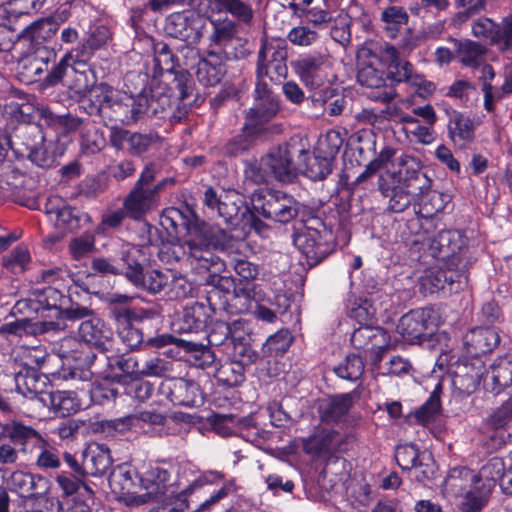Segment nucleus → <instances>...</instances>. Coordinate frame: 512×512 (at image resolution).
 <instances>
[{
	"mask_svg": "<svg viewBox=\"0 0 512 512\" xmlns=\"http://www.w3.org/2000/svg\"><path fill=\"white\" fill-rule=\"evenodd\" d=\"M166 220L176 228L177 219L181 220L180 226L185 230L182 240L164 243L159 250L160 259L166 263L174 261H186L197 273L209 271L211 268L219 270L223 264L211 250L215 242L210 234L209 227L197 220H189L183 217L177 209L168 211Z\"/></svg>",
	"mask_w": 512,
	"mask_h": 512,
	"instance_id": "nucleus-1",
	"label": "nucleus"
},
{
	"mask_svg": "<svg viewBox=\"0 0 512 512\" xmlns=\"http://www.w3.org/2000/svg\"><path fill=\"white\" fill-rule=\"evenodd\" d=\"M305 153L306 149L301 141L291 140L271 148L261 157L258 165H249L245 169V176L257 184L266 182L268 177H273L279 182L291 183L299 170L293 158L296 155L302 157Z\"/></svg>",
	"mask_w": 512,
	"mask_h": 512,
	"instance_id": "nucleus-2",
	"label": "nucleus"
},
{
	"mask_svg": "<svg viewBox=\"0 0 512 512\" xmlns=\"http://www.w3.org/2000/svg\"><path fill=\"white\" fill-rule=\"evenodd\" d=\"M99 108L110 109L112 117L123 124L129 125L146 113L149 100L146 95L133 96L101 84L93 90Z\"/></svg>",
	"mask_w": 512,
	"mask_h": 512,
	"instance_id": "nucleus-3",
	"label": "nucleus"
},
{
	"mask_svg": "<svg viewBox=\"0 0 512 512\" xmlns=\"http://www.w3.org/2000/svg\"><path fill=\"white\" fill-rule=\"evenodd\" d=\"M409 225L411 228H419L413 243L427 246L434 256L442 258L455 256L467 245V239L459 230H443L436 236H432L431 220L425 222L412 220Z\"/></svg>",
	"mask_w": 512,
	"mask_h": 512,
	"instance_id": "nucleus-4",
	"label": "nucleus"
},
{
	"mask_svg": "<svg viewBox=\"0 0 512 512\" xmlns=\"http://www.w3.org/2000/svg\"><path fill=\"white\" fill-rule=\"evenodd\" d=\"M253 209L267 219L288 223L299 212V204L293 196L278 190L258 189L251 197Z\"/></svg>",
	"mask_w": 512,
	"mask_h": 512,
	"instance_id": "nucleus-5",
	"label": "nucleus"
},
{
	"mask_svg": "<svg viewBox=\"0 0 512 512\" xmlns=\"http://www.w3.org/2000/svg\"><path fill=\"white\" fill-rule=\"evenodd\" d=\"M381 57L387 65V79L397 84H408L420 96L431 94L435 90L434 84L416 73L410 62L400 59L399 52L393 45L386 44L382 48Z\"/></svg>",
	"mask_w": 512,
	"mask_h": 512,
	"instance_id": "nucleus-6",
	"label": "nucleus"
},
{
	"mask_svg": "<svg viewBox=\"0 0 512 512\" xmlns=\"http://www.w3.org/2000/svg\"><path fill=\"white\" fill-rule=\"evenodd\" d=\"M450 484V473L448 474L444 488L447 493L459 500V509L461 512H480L488 503L492 490L489 484H483L480 481L459 480L457 488Z\"/></svg>",
	"mask_w": 512,
	"mask_h": 512,
	"instance_id": "nucleus-7",
	"label": "nucleus"
},
{
	"mask_svg": "<svg viewBox=\"0 0 512 512\" xmlns=\"http://www.w3.org/2000/svg\"><path fill=\"white\" fill-rule=\"evenodd\" d=\"M177 487L171 482V473L160 466H151L140 476L139 506L171 496Z\"/></svg>",
	"mask_w": 512,
	"mask_h": 512,
	"instance_id": "nucleus-8",
	"label": "nucleus"
},
{
	"mask_svg": "<svg viewBox=\"0 0 512 512\" xmlns=\"http://www.w3.org/2000/svg\"><path fill=\"white\" fill-rule=\"evenodd\" d=\"M109 486L120 502L127 506H139L140 476L132 466H116L109 476Z\"/></svg>",
	"mask_w": 512,
	"mask_h": 512,
	"instance_id": "nucleus-9",
	"label": "nucleus"
},
{
	"mask_svg": "<svg viewBox=\"0 0 512 512\" xmlns=\"http://www.w3.org/2000/svg\"><path fill=\"white\" fill-rule=\"evenodd\" d=\"M438 326V316L432 308H418L403 315L398 330L409 341L433 334Z\"/></svg>",
	"mask_w": 512,
	"mask_h": 512,
	"instance_id": "nucleus-10",
	"label": "nucleus"
},
{
	"mask_svg": "<svg viewBox=\"0 0 512 512\" xmlns=\"http://www.w3.org/2000/svg\"><path fill=\"white\" fill-rule=\"evenodd\" d=\"M506 475V466L502 458L493 457L486 464H484L478 473L466 468L456 467L450 470V486L457 488L459 480L480 481L483 484H489L490 489L493 490L497 481L499 484L503 482V477Z\"/></svg>",
	"mask_w": 512,
	"mask_h": 512,
	"instance_id": "nucleus-11",
	"label": "nucleus"
},
{
	"mask_svg": "<svg viewBox=\"0 0 512 512\" xmlns=\"http://www.w3.org/2000/svg\"><path fill=\"white\" fill-rule=\"evenodd\" d=\"M327 233L316 228L306 226L299 230L294 237V244L306 257L310 265H316L327 257L330 246L327 242Z\"/></svg>",
	"mask_w": 512,
	"mask_h": 512,
	"instance_id": "nucleus-12",
	"label": "nucleus"
},
{
	"mask_svg": "<svg viewBox=\"0 0 512 512\" xmlns=\"http://www.w3.org/2000/svg\"><path fill=\"white\" fill-rule=\"evenodd\" d=\"M201 28V19L189 10L171 14L165 24V31L169 36L189 44H197L200 41Z\"/></svg>",
	"mask_w": 512,
	"mask_h": 512,
	"instance_id": "nucleus-13",
	"label": "nucleus"
},
{
	"mask_svg": "<svg viewBox=\"0 0 512 512\" xmlns=\"http://www.w3.org/2000/svg\"><path fill=\"white\" fill-rule=\"evenodd\" d=\"M79 336L87 344L92 345L100 352H115L119 349L114 348V337L112 329L99 317L93 316L81 322Z\"/></svg>",
	"mask_w": 512,
	"mask_h": 512,
	"instance_id": "nucleus-14",
	"label": "nucleus"
},
{
	"mask_svg": "<svg viewBox=\"0 0 512 512\" xmlns=\"http://www.w3.org/2000/svg\"><path fill=\"white\" fill-rule=\"evenodd\" d=\"M395 459L404 469H415V478L418 481L430 479L434 474V463L429 452L420 453L415 445L405 444L397 447Z\"/></svg>",
	"mask_w": 512,
	"mask_h": 512,
	"instance_id": "nucleus-15",
	"label": "nucleus"
},
{
	"mask_svg": "<svg viewBox=\"0 0 512 512\" xmlns=\"http://www.w3.org/2000/svg\"><path fill=\"white\" fill-rule=\"evenodd\" d=\"M279 111V104L266 81H257L254 91V105L247 112L251 125H261L273 119Z\"/></svg>",
	"mask_w": 512,
	"mask_h": 512,
	"instance_id": "nucleus-16",
	"label": "nucleus"
},
{
	"mask_svg": "<svg viewBox=\"0 0 512 512\" xmlns=\"http://www.w3.org/2000/svg\"><path fill=\"white\" fill-rule=\"evenodd\" d=\"M163 183H158L153 189H142L135 187L130 191L123 201L127 217L139 220L159 205L158 193Z\"/></svg>",
	"mask_w": 512,
	"mask_h": 512,
	"instance_id": "nucleus-17",
	"label": "nucleus"
},
{
	"mask_svg": "<svg viewBox=\"0 0 512 512\" xmlns=\"http://www.w3.org/2000/svg\"><path fill=\"white\" fill-rule=\"evenodd\" d=\"M357 399L356 392H349L320 400L318 404L320 420L326 424L345 422Z\"/></svg>",
	"mask_w": 512,
	"mask_h": 512,
	"instance_id": "nucleus-18",
	"label": "nucleus"
},
{
	"mask_svg": "<svg viewBox=\"0 0 512 512\" xmlns=\"http://www.w3.org/2000/svg\"><path fill=\"white\" fill-rule=\"evenodd\" d=\"M286 52L273 45V43H265L259 51L257 81H265L268 77L274 80V74L277 77H284L287 73L285 64Z\"/></svg>",
	"mask_w": 512,
	"mask_h": 512,
	"instance_id": "nucleus-19",
	"label": "nucleus"
},
{
	"mask_svg": "<svg viewBox=\"0 0 512 512\" xmlns=\"http://www.w3.org/2000/svg\"><path fill=\"white\" fill-rule=\"evenodd\" d=\"M351 343L358 350L374 352L377 362L381 360L380 352L389 346L390 336L381 327L361 325L353 331Z\"/></svg>",
	"mask_w": 512,
	"mask_h": 512,
	"instance_id": "nucleus-20",
	"label": "nucleus"
},
{
	"mask_svg": "<svg viewBox=\"0 0 512 512\" xmlns=\"http://www.w3.org/2000/svg\"><path fill=\"white\" fill-rule=\"evenodd\" d=\"M227 54L224 50L209 49L207 56L197 62L196 77L204 86H215L225 74Z\"/></svg>",
	"mask_w": 512,
	"mask_h": 512,
	"instance_id": "nucleus-21",
	"label": "nucleus"
},
{
	"mask_svg": "<svg viewBox=\"0 0 512 512\" xmlns=\"http://www.w3.org/2000/svg\"><path fill=\"white\" fill-rule=\"evenodd\" d=\"M500 336L494 328L477 327L468 331L463 337L467 354L479 357L492 352L499 344Z\"/></svg>",
	"mask_w": 512,
	"mask_h": 512,
	"instance_id": "nucleus-22",
	"label": "nucleus"
},
{
	"mask_svg": "<svg viewBox=\"0 0 512 512\" xmlns=\"http://www.w3.org/2000/svg\"><path fill=\"white\" fill-rule=\"evenodd\" d=\"M357 81L363 86L372 89L369 97L382 103H389L397 96L394 88L385 87L383 73L371 65L361 67L357 73Z\"/></svg>",
	"mask_w": 512,
	"mask_h": 512,
	"instance_id": "nucleus-23",
	"label": "nucleus"
},
{
	"mask_svg": "<svg viewBox=\"0 0 512 512\" xmlns=\"http://www.w3.org/2000/svg\"><path fill=\"white\" fill-rule=\"evenodd\" d=\"M467 284V276L449 270L431 269L421 278V288L428 293L448 289L457 291Z\"/></svg>",
	"mask_w": 512,
	"mask_h": 512,
	"instance_id": "nucleus-24",
	"label": "nucleus"
},
{
	"mask_svg": "<svg viewBox=\"0 0 512 512\" xmlns=\"http://www.w3.org/2000/svg\"><path fill=\"white\" fill-rule=\"evenodd\" d=\"M323 66L324 58L320 55L304 56L293 62L296 74L309 89H317L323 85L326 78Z\"/></svg>",
	"mask_w": 512,
	"mask_h": 512,
	"instance_id": "nucleus-25",
	"label": "nucleus"
},
{
	"mask_svg": "<svg viewBox=\"0 0 512 512\" xmlns=\"http://www.w3.org/2000/svg\"><path fill=\"white\" fill-rule=\"evenodd\" d=\"M512 387V358H497L484 377V388L494 394Z\"/></svg>",
	"mask_w": 512,
	"mask_h": 512,
	"instance_id": "nucleus-26",
	"label": "nucleus"
},
{
	"mask_svg": "<svg viewBox=\"0 0 512 512\" xmlns=\"http://www.w3.org/2000/svg\"><path fill=\"white\" fill-rule=\"evenodd\" d=\"M303 448L311 455L332 454L342 450V437L336 430L322 429L305 439Z\"/></svg>",
	"mask_w": 512,
	"mask_h": 512,
	"instance_id": "nucleus-27",
	"label": "nucleus"
},
{
	"mask_svg": "<svg viewBox=\"0 0 512 512\" xmlns=\"http://www.w3.org/2000/svg\"><path fill=\"white\" fill-rule=\"evenodd\" d=\"M145 249V247L128 243L121 247L122 274L131 284L138 283L139 277L144 271L143 264L148 259Z\"/></svg>",
	"mask_w": 512,
	"mask_h": 512,
	"instance_id": "nucleus-28",
	"label": "nucleus"
},
{
	"mask_svg": "<svg viewBox=\"0 0 512 512\" xmlns=\"http://www.w3.org/2000/svg\"><path fill=\"white\" fill-rule=\"evenodd\" d=\"M6 485L12 492L17 493L21 497L32 496L39 493L38 490L44 492L46 490V480L40 475L16 470L6 479Z\"/></svg>",
	"mask_w": 512,
	"mask_h": 512,
	"instance_id": "nucleus-29",
	"label": "nucleus"
},
{
	"mask_svg": "<svg viewBox=\"0 0 512 512\" xmlns=\"http://www.w3.org/2000/svg\"><path fill=\"white\" fill-rule=\"evenodd\" d=\"M83 457L85 474L92 476H102L112 464L110 451L104 444L89 445Z\"/></svg>",
	"mask_w": 512,
	"mask_h": 512,
	"instance_id": "nucleus-30",
	"label": "nucleus"
},
{
	"mask_svg": "<svg viewBox=\"0 0 512 512\" xmlns=\"http://www.w3.org/2000/svg\"><path fill=\"white\" fill-rule=\"evenodd\" d=\"M392 175H380L378 179V188L384 197L389 198L388 209L394 213H400L406 210L410 204H413L411 196L406 193L405 189L398 182L395 186H390L388 179H392Z\"/></svg>",
	"mask_w": 512,
	"mask_h": 512,
	"instance_id": "nucleus-31",
	"label": "nucleus"
},
{
	"mask_svg": "<svg viewBox=\"0 0 512 512\" xmlns=\"http://www.w3.org/2000/svg\"><path fill=\"white\" fill-rule=\"evenodd\" d=\"M415 164L417 169H407L405 175L399 180L406 193L411 196L414 206L431 188V179L419 170V163L415 162Z\"/></svg>",
	"mask_w": 512,
	"mask_h": 512,
	"instance_id": "nucleus-32",
	"label": "nucleus"
},
{
	"mask_svg": "<svg viewBox=\"0 0 512 512\" xmlns=\"http://www.w3.org/2000/svg\"><path fill=\"white\" fill-rule=\"evenodd\" d=\"M311 101L315 107H324L330 116L340 115L347 103L345 96L333 88L313 93Z\"/></svg>",
	"mask_w": 512,
	"mask_h": 512,
	"instance_id": "nucleus-33",
	"label": "nucleus"
},
{
	"mask_svg": "<svg viewBox=\"0 0 512 512\" xmlns=\"http://www.w3.org/2000/svg\"><path fill=\"white\" fill-rule=\"evenodd\" d=\"M475 125L469 116L454 111L448 124L449 137L455 144L472 141Z\"/></svg>",
	"mask_w": 512,
	"mask_h": 512,
	"instance_id": "nucleus-34",
	"label": "nucleus"
},
{
	"mask_svg": "<svg viewBox=\"0 0 512 512\" xmlns=\"http://www.w3.org/2000/svg\"><path fill=\"white\" fill-rule=\"evenodd\" d=\"M380 20L386 36L395 39L408 23L409 15L403 7L392 5L382 10Z\"/></svg>",
	"mask_w": 512,
	"mask_h": 512,
	"instance_id": "nucleus-35",
	"label": "nucleus"
},
{
	"mask_svg": "<svg viewBox=\"0 0 512 512\" xmlns=\"http://www.w3.org/2000/svg\"><path fill=\"white\" fill-rule=\"evenodd\" d=\"M7 435L15 443L22 446L23 451H26L29 445L38 447V445L45 444V438L37 430L18 421H13L11 424H8Z\"/></svg>",
	"mask_w": 512,
	"mask_h": 512,
	"instance_id": "nucleus-36",
	"label": "nucleus"
},
{
	"mask_svg": "<svg viewBox=\"0 0 512 512\" xmlns=\"http://www.w3.org/2000/svg\"><path fill=\"white\" fill-rule=\"evenodd\" d=\"M170 398L174 404L187 407L197 406L201 401L198 385L182 379L173 383Z\"/></svg>",
	"mask_w": 512,
	"mask_h": 512,
	"instance_id": "nucleus-37",
	"label": "nucleus"
},
{
	"mask_svg": "<svg viewBox=\"0 0 512 512\" xmlns=\"http://www.w3.org/2000/svg\"><path fill=\"white\" fill-rule=\"evenodd\" d=\"M483 365L480 360H476L472 364L471 369L463 364L458 366V370L454 376L453 383L464 393L470 394L476 390L480 383Z\"/></svg>",
	"mask_w": 512,
	"mask_h": 512,
	"instance_id": "nucleus-38",
	"label": "nucleus"
},
{
	"mask_svg": "<svg viewBox=\"0 0 512 512\" xmlns=\"http://www.w3.org/2000/svg\"><path fill=\"white\" fill-rule=\"evenodd\" d=\"M137 316L131 310H123L119 313L117 319L120 322V326L118 328V336L121 339L122 343L129 349L136 348L143 341V335L141 331L137 328H134L130 320L136 319Z\"/></svg>",
	"mask_w": 512,
	"mask_h": 512,
	"instance_id": "nucleus-39",
	"label": "nucleus"
},
{
	"mask_svg": "<svg viewBox=\"0 0 512 512\" xmlns=\"http://www.w3.org/2000/svg\"><path fill=\"white\" fill-rule=\"evenodd\" d=\"M48 397L51 409L61 417L76 413L81 407L75 392L72 391L57 390L50 392Z\"/></svg>",
	"mask_w": 512,
	"mask_h": 512,
	"instance_id": "nucleus-40",
	"label": "nucleus"
},
{
	"mask_svg": "<svg viewBox=\"0 0 512 512\" xmlns=\"http://www.w3.org/2000/svg\"><path fill=\"white\" fill-rule=\"evenodd\" d=\"M303 156L305 167L300 169L309 179L323 180L332 172L333 161L329 157L320 153L310 156L307 152Z\"/></svg>",
	"mask_w": 512,
	"mask_h": 512,
	"instance_id": "nucleus-41",
	"label": "nucleus"
},
{
	"mask_svg": "<svg viewBox=\"0 0 512 512\" xmlns=\"http://www.w3.org/2000/svg\"><path fill=\"white\" fill-rule=\"evenodd\" d=\"M207 322L205 307L197 302L187 306L183 311L179 330L183 333H192L202 330Z\"/></svg>",
	"mask_w": 512,
	"mask_h": 512,
	"instance_id": "nucleus-42",
	"label": "nucleus"
},
{
	"mask_svg": "<svg viewBox=\"0 0 512 512\" xmlns=\"http://www.w3.org/2000/svg\"><path fill=\"white\" fill-rule=\"evenodd\" d=\"M197 485L195 481L189 485L188 488L182 490H176L171 496L163 497L156 502L158 505L151 510V512H187L188 510V499L187 494L191 492L194 486Z\"/></svg>",
	"mask_w": 512,
	"mask_h": 512,
	"instance_id": "nucleus-43",
	"label": "nucleus"
},
{
	"mask_svg": "<svg viewBox=\"0 0 512 512\" xmlns=\"http://www.w3.org/2000/svg\"><path fill=\"white\" fill-rule=\"evenodd\" d=\"M85 475L61 472L56 477V482L65 495H73L80 492L84 498H92L93 490L84 483Z\"/></svg>",
	"mask_w": 512,
	"mask_h": 512,
	"instance_id": "nucleus-44",
	"label": "nucleus"
},
{
	"mask_svg": "<svg viewBox=\"0 0 512 512\" xmlns=\"http://www.w3.org/2000/svg\"><path fill=\"white\" fill-rule=\"evenodd\" d=\"M142 421L144 423H148L151 425H164L166 418L164 415L160 413H156L154 411H140L136 414L128 415L122 418H118L112 421L113 427L123 432L127 429H130L133 426H136L137 422Z\"/></svg>",
	"mask_w": 512,
	"mask_h": 512,
	"instance_id": "nucleus-45",
	"label": "nucleus"
},
{
	"mask_svg": "<svg viewBox=\"0 0 512 512\" xmlns=\"http://www.w3.org/2000/svg\"><path fill=\"white\" fill-rule=\"evenodd\" d=\"M217 12H227L242 22H249L253 17L251 6L243 0H207Z\"/></svg>",
	"mask_w": 512,
	"mask_h": 512,
	"instance_id": "nucleus-46",
	"label": "nucleus"
},
{
	"mask_svg": "<svg viewBox=\"0 0 512 512\" xmlns=\"http://www.w3.org/2000/svg\"><path fill=\"white\" fill-rule=\"evenodd\" d=\"M257 288L258 287L250 281H240L234 286V305L240 313L251 310L253 302L259 301Z\"/></svg>",
	"mask_w": 512,
	"mask_h": 512,
	"instance_id": "nucleus-47",
	"label": "nucleus"
},
{
	"mask_svg": "<svg viewBox=\"0 0 512 512\" xmlns=\"http://www.w3.org/2000/svg\"><path fill=\"white\" fill-rule=\"evenodd\" d=\"M484 54L485 48L479 43L471 40L457 42V55L459 60L467 67H480Z\"/></svg>",
	"mask_w": 512,
	"mask_h": 512,
	"instance_id": "nucleus-48",
	"label": "nucleus"
},
{
	"mask_svg": "<svg viewBox=\"0 0 512 512\" xmlns=\"http://www.w3.org/2000/svg\"><path fill=\"white\" fill-rule=\"evenodd\" d=\"M34 296L36 303L39 305L37 309L54 310L56 316L60 315L65 297L58 289L50 286L37 289Z\"/></svg>",
	"mask_w": 512,
	"mask_h": 512,
	"instance_id": "nucleus-49",
	"label": "nucleus"
},
{
	"mask_svg": "<svg viewBox=\"0 0 512 512\" xmlns=\"http://www.w3.org/2000/svg\"><path fill=\"white\" fill-rule=\"evenodd\" d=\"M213 32L209 36L210 48L214 50H223V47L229 43L236 33V26L230 20L212 21Z\"/></svg>",
	"mask_w": 512,
	"mask_h": 512,
	"instance_id": "nucleus-50",
	"label": "nucleus"
},
{
	"mask_svg": "<svg viewBox=\"0 0 512 512\" xmlns=\"http://www.w3.org/2000/svg\"><path fill=\"white\" fill-rule=\"evenodd\" d=\"M245 368L232 360L221 364L216 370L215 377L218 382L228 387H234L244 381Z\"/></svg>",
	"mask_w": 512,
	"mask_h": 512,
	"instance_id": "nucleus-51",
	"label": "nucleus"
},
{
	"mask_svg": "<svg viewBox=\"0 0 512 512\" xmlns=\"http://www.w3.org/2000/svg\"><path fill=\"white\" fill-rule=\"evenodd\" d=\"M169 281L167 273L159 271L157 269L143 271L139 277L138 283L132 285L138 289L148 291L149 293L156 294L164 289Z\"/></svg>",
	"mask_w": 512,
	"mask_h": 512,
	"instance_id": "nucleus-52",
	"label": "nucleus"
},
{
	"mask_svg": "<svg viewBox=\"0 0 512 512\" xmlns=\"http://www.w3.org/2000/svg\"><path fill=\"white\" fill-rule=\"evenodd\" d=\"M44 0H9L0 6V16L16 18L20 15L30 14L42 6Z\"/></svg>",
	"mask_w": 512,
	"mask_h": 512,
	"instance_id": "nucleus-53",
	"label": "nucleus"
},
{
	"mask_svg": "<svg viewBox=\"0 0 512 512\" xmlns=\"http://www.w3.org/2000/svg\"><path fill=\"white\" fill-rule=\"evenodd\" d=\"M204 204L212 211H216L226 221L230 220L237 213V208L224 201L223 196L218 195L212 187H208L204 193Z\"/></svg>",
	"mask_w": 512,
	"mask_h": 512,
	"instance_id": "nucleus-54",
	"label": "nucleus"
},
{
	"mask_svg": "<svg viewBox=\"0 0 512 512\" xmlns=\"http://www.w3.org/2000/svg\"><path fill=\"white\" fill-rule=\"evenodd\" d=\"M335 372L343 379L356 381L364 372V362L358 355H348L345 360L335 368Z\"/></svg>",
	"mask_w": 512,
	"mask_h": 512,
	"instance_id": "nucleus-55",
	"label": "nucleus"
},
{
	"mask_svg": "<svg viewBox=\"0 0 512 512\" xmlns=\"http://www.w3.org/2000/svg\"><path fill=\"white\" fill-rule=\"evenodd\" d=\"M95 51L88 44L87 41L80 43L77 47L68 51L65 56V61H69L72 65V69L77 73H84L85 70H81L80 68H85L88 65L89 60L91 59L93 53Z\"/></svg>",
	"mask_w": 512,
	"mask_h": 512,
	"instance_id": "nucleus-56",
	"label": "nucleus"
},
{
	"mask_svg": "<svg viewBox=\"0 0 512 512\" xmlns=\"http://www.w3.org/2000/svg\"><path fill=\"white\" fill-rule=\"evenodd\" d=\"M416 206L419 208L418 212L424 215L425 220L423 222H425L429 220V217L444 209V195L430 188ZM418 220L422 222L420 219Z\"/></svg>",
	"mask_w": 512,
	"mask_h": 512,
	"instance_id": "nucleus-57",
	"label": "nucleus"
},
{
	"mask_svg": "<svg viewBox=\"0 0 512 512\" xmlns=\"http://www.w3.org/2000/svg\"><path fill=\"white\" fill-rule=\"evenodd\" d=\"M229 347H231L230 360L241 364L244 368L254 363L258 358L257 352L251 348L248 339L230 342Z\"/></svg>",
	"mask_w": 512,
	"mask_h": 512,
	"instance_id": "nucleus-58",
	"label": "nucleus"
},
{
	"mask_svg": "<svg viewBox=\"0 0 512 512\" xmlns=\"http://www.w3.org/2000/svg\"><path fill=\"white\" fill-rule=\"evenodd\" d=\"M344 142L342 133L337 130H329L323 137L319 139L317 151L318 153L329 157L332 161L339 152Z\"/></svg>",
	"mask_w": 512,
	"mask_h": 512,
	"instance_id": "nucleus-59",
	"label": "nucleus"
},
{
	"mask_svg": "<svg viewBox=\"0 0 512 512\" xmlns=\"http://www.w3.org/2000/svg\"><path fill=\"white\" fill-rule=\"evenodd\" d=\"M31 260L30 253L25 246L15 247L4 259V265L13 273L23 272Z\"/></svg>",
	"mask_w": 512,
	"mask_h": 512,
	"instance_id": "nucleus-60",
	"label": "nucleus"
},
{
	"mask_svg": "<svg viewBox=\"0 0 512 512\" xmlns=\"http://www.w3.org/2000/svg\"><path fill=\"white\" fill-rule=\"evenodd\" d=\"M95 247V239L93 235L85 234L73 238L69 243V251L73 259L81 260L88 256Z\"/></svg>",
	"mask_w": 512,
	"mask_h": 512,
	"instance_id": "nucleus-61",
	"label": "nucleus"
},
{
	"mask_svg": "<svg viewBox=\"0 0 512 512\" xmlns=\"http://www.w3.org/2000/svg\"><path fill=\"white\" fill-rule=\"evenodd\" d=\"M439 411L440 398L434 391L429 399L415 412V418L419 423L426 425L434 421Z\"/></svg>",
	"mask_w": 512,
	"mask_h": 512,
	"instance_id": "nucleus-62",
	"label": "nucleus"
},
{
	"mask_svg": "<svg viewBox=\"0 0 512 512\" xmlns=\"http://www.w3.org/2000/svg\"><path fill=\"white\" fill-rule=\"evenodd\" d=\"M154 62L160 71L173 72L175 68L174 55L169 46L163 42L154 44Z\"/></svg>",
	"mask_w": 512,
	"mask_h": 512,
	"instance_id": "nucleus-63",
	"label": "nucleus"
},
{
	"mask_svg": "<svg viewBox=\"0 0 512 512\" xmlns=\"http://www.w3.org/2000/svg\"><path fill=\"white\" fill-rule=\"evenodd\" d=\"M512 421V399L497 408L487 419V424L494 430L506 427Z\"/></svg>",
	"mask_w": 512,
	"mask_h": 512,
	"instance_id": "nucleus-64",
	"label": "nucleus"
}]
</instances>
